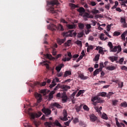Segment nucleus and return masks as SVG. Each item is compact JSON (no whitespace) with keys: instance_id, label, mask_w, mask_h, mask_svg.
<instances>
[{"instance_id":"423d86ee","label":"nucleus","mask_w":127,"mask_h":127,"mask_svg":"<svg viewBox=\"0 0 127 127\" xmlns=\"http://www.w3.org/2000/svg\"><path fill=\"white\" fill-rule=\"evenodd\" d=\"M73 31H74V30H69L68 31V33H64V36H65L68 37V36L69 37H73V36H74V37H76V36H77V33L76 32L73 33Z\"/></svg>"},{"instance_id":"e433bc0d","label":"nucleus","mask_w":127,"mask_h":127,"mask_svg":"<svg viewBox=\"0 0 127 127\" xmlns=\"http://www.w3.org/2000/svg\"><path fill=\"white\" fill-rule=\"evenodd\" d=\"M121 107H123L124 108L127 107V102L125 101L121 104Z\"/></svg>"},{"instance_id":"f257e3e1","label":"nucleus","mask_w":127,"mask_h":127,"mask_svg":"<svg viewBox=\"0 0 127 127\" xmlns=\"http://www.w3.org/2000/svg\"><path fill=\"white\" fill-rule=\"evenodd\" d=\"M59 4V1L58 0H53L50 1L47 3L48 6V11L52 13H56L57 14L58 11L54 9L55 5H58Z\"/></svg>"},{"instance_id":"603ef678","label":"nucleus","mask_w":127,"mask_h":127,"mask_svg":"<svg viewBox=\"0 0 127 127\" xmlns=\"http://www.w3.org/2000/svg\"><path fill=\"white\" fill-rule=\"evenodd\" d=\"M99 59H100V55L96 56L94 58V61H99Z\"/></svg>"},{"instance_id":"20e7f679","label":"nucleus","mask_w":127,"mask_h":127,"mask_svg":"<svg viewBox=\"0 0 127 127\" xmlns=\"http://www.w3.org/2000/svg\"><path fill=\"white\" fill-rule=\"evenodd\" d=\"M58 98H61L64 103H66L68 100V96L66 94V92L64 91L62 93H59L57 94Z\"/></svg>"},{"instance_id":"aec40b11","label":"nucleus","mask_w":127,"mask_h":127,"mask_svg":"<svg viewBox=\"0 0 127 127\" xmlns=\"http://www.w3.org/2000/svg\"><path fill=\"white\" fill-rule=\"evenodd\" d=\"M72 73L71 72V71L70 70H66L64 72V78H66V77H68V76H70V75H71Z\"/></svg>"},{"instance_id":"7ed1b4c3","label":"nucleus","mask_w":127,"mask_h":127,"mask_svg":"<svg viewBox=\"0 0 127 127\" xmlns=\"http://www.w3.org/2000/svg\"><path fill=\"white\" fill-rule=\"evenodd\" d=\"M49 29H50L51 30H52V31H56V29H58V30H61L62 31H63L64 30V28H63V26L62 25L59 24L58 26H56V25L51 24L49 27Z\"/></svg>"},{"instance_id":"b1692460","label":"nucleus","mask_w":127,"mask_h":127,"mask_svg":"<svg viewBox=\"0 0 127 127\" xmlns=\"http://www.w3.org/2000/svg\"><path fill=\"white\" fill-rule=\"evenodd\" d=\"M127 34V31H126L121 35V39L123 41H126V35Z\"/></svg>"},{"instance_id":"37998d69","label":"nucleus","mask_w":127,"mask_h":127,"mask_svg":"<svg viewBox=\"0 0 127 127\" xmlns=\"http://www.w3.org/2000/svg\"><path fill=\"white\" fill-rule=\"evenodd\" d=\"M52 84L50 85V88H52L53 87H55L56 86V83H55V81L53 80Z\"/></svg>"},{"instance_id":"13d9d810","label":"nucleus","mask_w":127,"mask_h":127,"mask_svg":"<svg viewBox=\"0 0 127 127\" xmlns=\"http://www.w3.org/2000/svg\"><path fill=\"white\" fill-rule=\"evenodd\" d=\"M121 69L122 70H125V71H127V67L125 65L122 66Z\"/></svg>"},{"instance_id":"052dcab7","label":"nucleus","mask_w":127,"mask_h":127,"mask_svg":"<svg viewBox=\"0 0 127 127\" xmlns=\"http://www.w3.org/2000/svg\"><path fill=\"white\" fill-rule=\"evenodd\" d=\"M88 40H91V41H93L94 40V37H93V36H90L88 38Z\"/></svg>"},{"instance_id":"de8ad7c7","label":"nucleus","mask_w":127,"mask_h":127,"mask_svg":"<svg viewBox=\"0 0 127 127\" xmlns=\"http://www.w3.org/2000/svg\"><path fill=\"white\" fill-rule=\"evenodd\" d=\"M57 77H62V76H63V72H58V73L57 74Z\"/></svg>"},{"instance_id":"864d4df0","label":"nucleus","mask_w":127,"mask_h":127,"mask_svg":"<svg viewBox=\"0 0 127 127\" xmlns=\"http://www.w3.org/2000/svg\"><path fill=\"white\" fill-rule=\"evenodd\" d=\"M104 36H105V34L104 33L101 34V35L100 36V38L101 40H104V39L105 38L104 37Z\"/></svg>"},{"instance_id":"e2e57ef3","label":"nucleus","mask_w":127,"mask_h":127,"mask_svg":"<svg viewBox=\"0 0 127 127\" xmlns=\"http://www.w3.org/2000/svg\"><path fill=\"white\" fill-rule=\"evenodd\" d=\"M100 67L101 68H105V66L104 65V63H100Z\"/></svg>"},{"instance_id":"473e14b6","label":"nucleus","mask_w":127,"mask_h":127,"mask_svg":"<svg viewBox=\"0 0 127 127\" xmlns=\"http://www.w3.org/2000/svg\"><path fill=\"white\" fill-rule=\"evenodd\" d=\"M84 92H85V90H80L78 91V92L77 93V94H76V97H79V96H81V94H83Z\"/></svg>"},{"instance_id":"a19ab883","label":"nucleus","mask_w":127,"mask_h":127,"mask_svg":"<svg viewBox=\"0 0 127 127\" xmlns=\"http://www.w3.org/2000/svg\"><path fill=\"white\" fill-rule=\"evenodd\" d=\"M75 43L77 45H79V46H80V47H82V41H81L80 40H77L76 41Z\"/></svg>"},{"instance_id":"6ab92c4d","label":"nucleus","mask_w":127,"mask_h":127,"mask_svg":"<svg viewBox=\"0 0 127 127\" xmlns=\"http://www.w3.org/2000/svg\"><path fill=\"white\" fill-rule=\"evenodd\" d=\"M57 41L58 43L59 44V45H61L62 44H63V43H64V42L66 41V38L62 39L60 38H59L57 40Z\"/></svg>"},{"instance_id":"2f4dec72","label":"nucleus","mask_w":127,"mask_h":127,"mask_svg":"<svg viewBox=\"0 0 127 127\" xmlns=\"http://www.w3.org/2000/svg\"><path fill=\"white\" fill-rule=\"evenodd\" d=\"M84 36V32H81L77 34V37L78 38H81V37H83Z\"/></svg>"},{"instance_id":"c85d7f7f","label":"nucleus","mask_w":127,"mask_h":127,"mask_svg":"<svg viewBox=\"0 0 127 127\" xmlns=\"http://www.w3.org/2000/svg\"><path fill=\"white\" fill-rule=\"evenodd\" d=\"M93 49H94V47L92 45H89L87 48V52H90V51Z\"/></svg>"},{"instance_id":"c756f323","label":"nucleus","mask_w":127,"mask_h":127,"mask_svg":"<svg viewBox=\"0 0 127 127\" xmlns=\"http://www.w3.org/2000/svg\"><path fill=\"white\" fill-rule=\"evenodd\" d=\"M119 5V2L118 1H115V5L112 7L111 9H115V8H117V6Z\"/></svg>"},{"instance_id":"0eeeda50","label":"nucleus","mask_w":127,"mask_h":127,"mask_svg":"<svg viewBox=\"0 0 127 127\" xmlns=\"http://www.w3.org/2000/svg\"><path fill=\"white\" fill-rule=\"evenodd\" d=\"M35 97L37 99V103L35 105V106H38V104L40 103L42 101V95L38 93H35Z\"/></svg>"},{"instance_id":"ddd939ff","label":"nucleus","mask_w":127,"mask_h":127,"mask_svg":"<svg viewBox=\"0 0 127 127\" xmlns=\"http://www.w3.org/2000/svg\"><path fill=\"white\" fill-rule=\"evenodd\" d=\"M89 118L90 119L91 122H92L93 123H94V122H96V121L98 120V118L96 117V116L94 114L90 115Z\"/></svg>"},{"instance_id":"0e129e2a","label":"nucleus","mask_w":127,"mask_h":127,"mask_svg":"<svg viewBox=\"0 0 127 127\" xmlns=\"http://www.w3.org/2000/svg\"><path fill=\"white\" fill-rule=\"evenodd\" d=\"M91 4L92 6H95V5H96L97 4V3H96V2H95V1H91Z\"/></svg>"},{"instance_id":"72a5a7b5","label":"nucleus","mask_w":127,"mask_h":127,"mask_svg":"<svg viewBox=\"0 0 127 127\" xmlns=\"http://www.w3.org/2000/svg\"><path fill=\"white\" fill-rule=\"evenodd\" d=\"M115 93L112 92H109L108 94L107 95H106L107 98H108V99H110L111 96H113V95H114Z\"/></svg>"},{"instance_id":"774afa93","label":"nucleus","mask_w":127,"mask_h":127,"mask_svg":"<svg viewBox=\"0 0 127 127\" xmlns=\"http://www.w3.org/2000/svg\"><path fill=\"white\" fill-rule=\"evenodd\" d=\"M78 57H79V55H78V54L74 55L72 56V58H78Z\"/></svg>"},{"instance_id":"09e8293b","label":"nucleus","mask_w":127,"mask_h":127,"mask_svg":"<svg viewBox=\"0 0 127 127\" xmlns=\"http://www.w3.org/2000/svg\"><path fill=\"white\" fill-rule=\"evenodd\" d=\"M73 124H77V123H79V119L77 118H75L73 121Z\"/></svg>"},{"instance_id":"a211bd4d","label":"nucleus","mask_w":127,"mask_h":127,"mask_svg":"<svg viewBox=\"0 0 127 127\" xmlns=\"http://www.w3.org/2000/svg\"><path fill=\"white\" fill-rule=\"evenodd\" d=\"M63 67H64V64H59L56 67V70L58 72H59L60 71H61V69H62Z\"/></svg>"},{"instance_id":"f3484780","label":"nucleus","mask_w":127,"mask_h":127,"mask_svg":"<svg viewBox=\"0 0 127 127\" xmlns=\"http://www.w3.org/2000/svg\"><path fill=\"white\" fill-rule=\"evenodd\" d=\"M83 17L84 18H94V16L90 13L86 12L84 14Z\"/></svg>"},{"instance_id":"f8f14e48","label":"nucleus","mask_w":127,"mask_h":127,"mask_svg":"<svg viewBox=\"0 0 127 127\" xmlns=\"http://www.w3.org/2000/svg\"><path fill=\"white\" fill-rule=\"evenodd\" d=\"M78 74L79 78H80L81 80H87V79H88V77L85 76L84 74L81 72H78Z\"/></svg>"},{"instance_id":"680f3d73","label":"nucleus","mask_w":127,"mask_h":127,"mask_svg":"<svg viewBox=\"0 0 127 127\" xmlns=\"http://www.w3.org/2000/svg\"><path fill=\"white\" fill-rule=\"evenodd\" d=\"M67 56L70 58H72V54L71 52H67Z\"/></svg>"},{"instance_id":"4be33fe9","label":"nucleus","mask_w":127,"mask_h":127,"mask_svg":"<svg viewBox=\"0 0 127 127\" xmlns=\"http://www.w3.org/2000/svg\"><path fill=\"white\" fill-rule=\"evenodd\" d=\"M108 59L111 61V62H115V61H117L118 60V57H109Z\"/></svg>"},{"instance_id":"79ce46f5","label":"nucleus","mask_w":127,"mask_h":127,"mask_svg":"<svg viewBox=\"0 0 127 127\" xmlns=\"http://www.w3.org/2000/svg\"><path fill=\"white\" fill-rule=\"evenodd\" d=\"M92 13H94V14H96V13H99L100 12L98 10H97L96 9H94L91 11Z\"/></svg>"},{"instance_id":"6e6552de","label":"nucleus","mask_w":127,"mask_h":127,"mask_svg":"<svg viewBox=\"0 0 127 127\" xmlns=\"http://www.w3.org/2000/svg\"><path fill=\"white\" fill-rule=\"evenodd\" d=\"M117 54L120 53L122 51V47L120 45L116 46L115 47H113L112 49H111L110 52H117Z\"/></svg>"},{"instance_id":"c9c22d12","label":"nucleus","mask_w":127,"mask_h":127,"mask_svg":"<svg viewBox=\"0 0 127 127\" xmlns=\"http://www.w3.org/2000/svg\"><path fill=\"white\" fill-rule=\"evenodd\" d=\"M40 64L41 65H45V66H46L47 68H49V64H48L45 61L43 63H40Z\"/></svg>"},{"instance_id":"5701e85b","label":"nucleus","mask_w":127,"mask_h":127,"mask_svg":"<svg viewBox=\"0 0 127 127\" xmlns=\"http://www.w3.org/2000/svg\"><path fill=\"white\" fill-rule=\"evenodd\" d=\"M94 109L98 114H102V112H101V111H102V109H103L102 107H100L99 108V107L96 106L94 107Z\"/></svg>"},{"instance_id":"58836bf2","label":"nucleus","mask_w":127,"mask_h":127,"mask_svg":"<svg viewBox=\"0 0 127 127\" xmlns=\"http://www.w3.org/2000/svg\"><path fill=\"white\" fill-rule=\"evenodd\" d=\"M100 71H99V69H95V70L93 72V76H97L98 74H99Z\"/></svg>"},{"instance_id":"1a4fd4ad","label":"nucleus","mask_w":127,"mask_h":127,"mask_svg":"<svg viewBox=\"0 0 127 127\" xmlns=\"http://www.w3.org/2000/svg\"><path fill=\"white\" fill-rule=\"evenodd\" d=\"M63 115L64 117H60L61 121H63V122H66V121H68V118H67L68 116V113H67L66 110H64Z\"/></svg>"},{"instance_id":"8fccbe9b","label":"nucleus","mask_w":127,"mask_h":127,"mask_svg":"<svg viewBox=\"0 0 127 127\" xmlns=\"http://www.w3.org/2000/svg\"><path fill=\"white\" fill-rule=\"evenodd\" d=\"M108 46H109L110 49H112V48H113V47H114V46H113V44L111 42H108Z\"/></svg>"},{"instance_id":"4c0bfd02","label":"nucleus","mask_w":127,"mask_h":127,"mask_svg":"<svg viewBox=\"0 0 127 127\" xmlns=\"http://www.w3.org/2000/svg\"><path fill=\"white\" fill-rule=\"evenodd\" d=\"M99 96H100V97H106V96H107V93L105 92H103L100 93L99 94Z\"/></svg>"},{"instance_id":"9d476101","label":"nucleus","mask_w":127,"mask_h":127,"mask_svg":"<svg viewBox=\"0 0 127 127\" xmlns=\"http://www.w3.org/2000/svg\"><path fill=\"white\" fill-rule=\"evenodd\" d=\"M42 112L44 113V114H45L46 116H49V115L51 114V110L48 108H46L45 107H44L42 109Z\"/></svg>"},{"instance_id":"4468645a","label":"nucleus","mask_w":127,"mask_h":127,"mask_svg":"<svg viewBox=\"0 0 127 127\" xmlns=\"http://www.w3.org/2000/svg\"><path fill=\"white\" fill-rule=\"evenodd\" d=\"M60 88L63 89V91H68L69 89H71V87H70V86L65 85H62L61 86H60Z\"/></svg>"},{"instance_id":"3c124183","label":"nucleus","mask_w":127,"mask_h":127,"mask_svg":"<svg viewBox=\"0 0 127 127\" xmlns=\"http://www.w3.org/2000/svg\"><path fill=\"white\" fill-rule=\"evenodd\" d=\"M99 53L100 54H102V55H104V50H103V48L100 49L99 50Z\"/></svg>"},{"instance_id":"69168bd1","label":"nucleus","mask_w":127,"mask_h":127,"mask_svg":"<svg viewBox=\"0 0 127 127\" xmlns=\"http://www.w3.org/2000/svg\"><path fill=\"white\" fill-rule=\"evenodd\" d=\"M107 31H110V30H111V25H108L107 26Z\"/></svg>"},{"instance_id":"f704fd0d","label":"nucleus","mask_w":127,"mask_h":127,"mask_svg":"<svg viewBox=\"0 0 127 127\" xmlns=\"http://www.w3.org/2000/svg\"><path fill=\"white\" fill-rule=\"evenodd\" d=\"M102 119H103V120H106V121L109 120V118L108 117V116L106 114H103L102 115Z\"/></svg>"},{"instance_id":"7c9ffc66","label":"nucleus","mask_w":127,"mask_h":127,"mask_svg":"<svg viewBox=\"0 0 127 127\" xmlns=\"http://www.w3.org/2000/svg\"><path fill=\"white\" fill-rule=\"evenodd\" d=\"M81 109H82V105H80L79 106H77L75 108V110L77 112V113H79L80 111H81Z\"/></svg>"},{"instance_id":"cd10ccee","label":"nucleus","mask_w":127,"mask_h":127,"mask_svg":"<svg viewBox=\"0 0 127 127\" xmlns=\"http://www.w3.org/2000/svg\"><path fill=\"white\" fill-rule=\"evenodd\" d=\"M54 125H55L57 127H62V125L59 123V121L58 120H56Z\"/></svg>"},{"instance_id":"6e6d98bb","label":"nucleus","mask_w":127,"mask_h":127,"mask_svg":"<svg viewBox=\"0 0 127 127\" xmlns=\"http://www.w3.org/2000/svg\"><path fill=\"white\" fill-rule=\"evenodd\" d=\"M113 105L116 106L117 104H118V101L117 100H113L112 101Z\"/></svg>"},{"instance_id":"9b49d317","label":"nucleus","mask_w":127,"mask_h":127,"mask_svg":"<svg viewBox=\"0 0 127 127\" xmlns=\"http://www.w3.org/2000/svg\"><path fill=\"white\" fill-rule=\"evenodd\" d=\"M55 107H56V108H57V109H62V106H61L60 104L56 102L52 103L50 105V108H51V109H53Z\"/></svg>"},{"instance_id":"bb28decb","label":"nucleus","mask_w":127,"mask_h":127,"mask_svg":"<svg viewBox=\"0 0 127 127\" xmlns=\"http://www.w3.org/2000/svg\"><path fill=\"white\" fill-rule=\"evenodd\" d=\"M78 27L79 29H81V30H82V29H84V28H85V25L82 23H79Z\"/></svg>"},{"instance_id":"393cba45","label":"nucleus","mask_w":127,"mask_h":127,"mask_svg":"<svg viewBox=\"0 0 127 127\" xmlns=\"http://www.w3.org/2000/svg\"><path fill=\"white\" fill-rule=\"evenodd\" d=\"M121 20L122 23H123V27H127V24L126 22V19L122 18Z\"/></svg>"},{"instance_id":"5fc2aeb1","label":"nucleus","mask_w":127,"mask_h":127,"mask_svg":"<svg viewBox=\"0 0 127 127\" xmlns=\"http://www.w3.org/2000/svg\"><path fill=\"white\" fill-rule=\"evenodd\" d=\"M118 86L119 88H123V87H124V82H122L121 83H119Z\"/></svg>"},{"instance_id":"4d7b16f0","label":"nucleus","mask_w":127,"mask_h":127,"mask_svg":"<svg viewBox=\"0 0 127 127\" xmlns=\"http://www.w3.org/2000/svg\"><path fill=\"white\" fill-rule=\"evenodd\" d=\"M105 8H106L107 9H108L109 10L110 9V3H108V4L105 5Z\"/></svg>"},{"instance_id":"a18cd8bd","label":"nucleus","mask_w":127,"mask_h":127,"mask_svg":"<svg viewBox=\"0 0 127 127\" xmlns=\"http://www.w3.org/2000/svg\"><path fill=\"white\" fill-rule=\"evenodd\" d=\"M83 109L84 110V111H87V112H89L90 110V109L87 106V105H84Z\"/></svg>"},{"instance_id":"338daca9","label":"nucleus","mask_w":127,"mask_h":127,"mask_svg":"<svg viewBox=\"0 0 127 127\" xmlns=\"http://www.w3.org/2000/svg\"><path fill=\"white\" fill-rule=\"evenodd\" d=\"M116 125L117 127H122V126H121V123L120 124V123H119V121H116Z\"/></svg>"},{"instance_id":"39448f33","label":"nucleus","mask_w":127,"mask_h":127,"mask_svg":"<svg viewBox=\"0 0 127 127\" xmlns=\"http://www.w3.org/2000/svg\"><path fill=\"white\" fill-rule=\"evenodd\" d=\"M60 88V84H58L57 86L54 89L53 91H52L49 94V99L51 100L53 99V95L55 94V91H57Z\"/></svg>"},{"instance_id":"c03bdc74","label":"nucleus","mask_w":127,"mask_h":127,"mask_svg":"<svg viewBox=\"0 0 127 127\" xmlns=\"http://www.w3.org/2000/svg\"><path fill=\"white\" fill-rule=\"evenodd\" d=\"M99 99V97L98 96H95L94 97H92L91 98V101L92 102H95V101H97Z\"/></svg>"},{"instance_id":"bf43d9fd","label":"nucleus","mask_w":127,"mask_h":127,"mask_svg":"<svg viewBox=\"0 0 127 127\" xmlns=\"http://www.w3.org/2000/svg\"><path fill=\"white\" fill-rule=\"evenodd\" d=\"M124 58L120 59V60H119V64H123V62H124Z\"/></svg>"},{"instance_id":"2eb2a0df","label":"nucleus","mask_w":127,"mask_h":127,"mask_svg":"<svg viewBox=\"0 0 127 127\" xmlns=\"http://www.w3.org/2000/svg\"><path fill=\"white\" fill-rule=\"evenodd\" d=\"M77 11L79 12V15L82 16L83 14H84V12H85V8L84 7H80L79 8L77 9Z\"/></svg>"},{"instance_id":"a878e982","label":"nucleus","mask_w":127,"mask_h":127,"mask_svg":"<svg viewBox=\"0 0 127 127\" xmlns=\"http://www.w3.org/2000/svg\"><path fill=\"white\" fill-rule=\"evenodd\" d=\"M69 5L73 9H75V8L79 7L78 5L72 3H69Z\"/></svg>"},{"instance_id":"49530a36","label":"nucleus","mask_w":127,"mask_h":127,"mask_svg":"<svg viewBox=\"0 0 127 127\" xmlns=\"http://www.w3.org/2000/svg\"><path fill=\"white\" fill-rule=\"evenodd\" d=\"M114 36H119V35H121V32L115 31L114 33Z\"/></svg>"},{"instance_id":"ea45409f","label":"nucleus","mask_w":127,"mask_h":127,"mask_svg":"<svg viewBox=\"0 0 127 127\" xmlns=\"http://www.w3.org/2000/svg\"><path fill=\"white\" fill-rule=\"evenodd\" d=\"M96 101L97 102L98 104H102L105 102V100H101L100 98L98 97V99H97V101Z\"/></svg>"},{"instance_id":"412c9836","label":"nucleus","mask_w":127,"mask_h":127,"mask_svg":"<svg viewBox=\"0 0 127 127\" xmlns=\"http://www.w3.org/2000/svg\"><path fill=\"white\" fill-rule=\"evenodd\" d=\"M106 68L107 69V70H109V71H113L114 70H116V69H117V67H116V66H115L111 65L106 67Z\"/></svg>"},{"instance_id":"dca6fc26","label":"nucleus","mask_w":127,"mask_h":127,"mask_svg":"<svg viewBox=\"0 0 127 127\" xmlns=\"http://www.w3.org/2000/svg\"><path fill=\"white\" fill-rule=\"evenodd\" d=\"M66 27H67L68 29H75L76 27H77V25L75 24H67Z\"/></svg>"},{"instance_id":"f03ea898","label":"nucleus","mask_w":127,"mask_h":127,"mask_svg":"<svg viewBox=\"0 0 127 127\" xmlns=\"http://www.w3.org/2000/svg\"><path fill=\"white\" fill-rule=\"evenodd\" d=\"M42 115V113L41 112H38V114L37 113H31L30 114V120L32 121L33 124L35 125L36 127H39V123H38L36 120H34L35 118H40V117H41V115Z\"/></svg>"}]
</instances>
